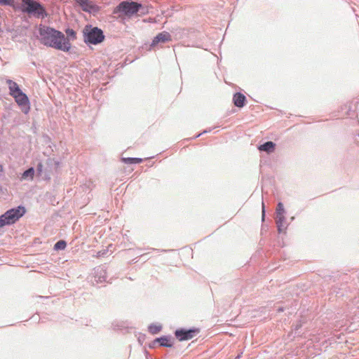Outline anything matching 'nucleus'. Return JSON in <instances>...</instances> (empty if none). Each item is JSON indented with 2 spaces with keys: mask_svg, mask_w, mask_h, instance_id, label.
Wrapping results in <instances>:
<instances>
[{
  "mask_svg": "<svg viewBox=\"0 0 359 359\" xmlns=\"http://www.w3.org/2000/svg\"><path fill=\"white\" fill-rule=\"evenodd\" d=\"M39 39L40 42L49 47L65 52L71 48V43L65 34L53 28L41 26L39 29Z\"/></svg>",
  "mask_w": 359,
  "mask_h": 359,
  "instance_id": "nucleus-1",
  "label": "nucleus"
},
{
  "mask_svg": "<svg viewBox=\"0 0 359 359\" xmlns=\"http://www.w3.org/2000/svg\"><path fill=\"white\" fill-rule=\"evenodd\" d=\"M21 9L23 12L32 14L39 18L46 16L44 8L39 2L34 0H21Z\"/></svg>",
  "mask_w": 359,
  "mask_h": 359,
  "instance_id": "nucleus-2",
  "label": "nucleus"
},
{
  "mask_svg": "<svg viewBox=\"0 0 359 359\" xmlns=\"http://www.w3.org/2000/svg\"><path fill=\"white\" fill-rule=\"evenodd\" d=\"M25 212L24 208L21 207L7 210L0 216V228L14 224L25 214Z\"/></svg>",
  "mask_w": 359,
  "mask_h": 359,
  "instance_id": "nucleus-3",
  "label": "nucleus"
},
{
  "mask_svg": "<svg viewBox=\"0 0 359 359\" xmlns=\"http://www.w3.org/2000/svg\"><path fill=\"white\" fill-rule=\"evenodd\" d=\"M83 33L85 41L92 44L100 43L104 39L102 31L97 27H86Z\"/></svg>",
  "mask_w": 359,
  "mask_h": 359,
  "instance_id": "nucleus-4",
  "label": "nucleus"
},
{
  "mask_svg": "<svg viewBox=\"0 0 359 359\" xmlns=\"http://www.w3.org/2000/svg\"><path fill=\"white\" fill-rule=\"evenodd\" d=\"M140 8L142 5L137 2L123 1L116 8L115 13L130 17L135 14Z\"/></svg>",
  "mask_w": 359,
  "mask_h": 359,
  "instance_id": "nucleus-5",
  "label": "nucleus"
},
{
  "mask_svg": "<svg viewBox=\"0 0 359 359\" xmlns=\"http://www.w3.org/2000/svg\"><path fill=\"white\" fill-rule=\"evenodd\" d=\"M15 99L17 104L22 108L25 113H27L29 110V101L27 96L22 91L11 95Z\"/></svg>",
  "mask_w": 359,
  "mask_h": 359,
  "instance_id": "nucleus-6",
  "label": "nucleus"
},
{
  "mask_svg": "<svg viewBox=\"0 0 359 359\" xmlns=\"http://www.w3.org/2000/svg\"><path fill=\"white\" fill-rule=\"evenodd\" d=\"M198 332L196 330H177L175 331V336L180 341L189 340L192 339Z\"/></svg>",
  "mask_w": 359,
  "mask_h": 359,
  "instance_id": "nucleus-7",
  "label": "nucleus"
},
{
  "mask_svg": "<svg viewBox=\"0 0 359 359\" xmlns=\"http://www.w3.org/2000/svg\"><path fill=\"white\" fill-rule=\"evenodd\" d=\"M171 41V36L167 32H162L157 34L152 41L151 46L157 45L158 43H165Z\"/></svg>",
  "mask_w": 359,
  "mask_h": 359,
  "instance_id": "nucleus-8",
  "label": "nucleus"
},
{
  "mask_svg": "<svg viewBox=\"0 0 359 359\" xmlns=\"http://www.w3.org/2000/svg\"><path fill=\"white\" fill-rule=\"evenodd\" d=\"M84 11L90 12L95 11L96 6L89 0H75Z\"/></svg>",
  "mask_w": 359,
  "mask_h": 359,
  "instance_id": "nucleus-9",
  "label": "nucleus"
},
{
  "mask_svg": "<svg viewBox=\"0 0 359 359\" xmlns=\"http://www.w3.org/2000/svg\"><path fill=\"white\" fill-rule=\"evenodd\" d=\"M233 100L235 106L241 108L245 105L246 98L243 94L241 93H236L233 95Z\"/></svg>",
  "mask_w": 359,
  "mask_h": 359,
  "instance_id": "nucleus-10",
  "label": "nucleus"
},
{
  "mask_svg": "<svg viewBox=\"0 0 359 359\" xmlns=\"http://www.w3.org/2000/svg\"><path fill=\"white\" fill-rule=\"evenodd\" d=\"M276 144L273 142H266V143L260 145L258 149L260 151H264L267 153L273 152L275 149Z\"/></svg>",
  "mask_w": 359,
  "mask_h": 359,
  "instance_id": "nucleus-11",
  "label": "nucleus"
},
{
  "mask_svg": "<svg viewBox=\"0 0 359 359\" xmlns=\"http://www.w3.org/2000/svg\"><path fill=\"white\" fill-rule=\"evenodd\" d=\"M6 83L8 86L9 90H10V95H13V94L18 93V91L21 90L19 88V86L15 83V81L12 80H7Z\"/></svg>",
  "mask_w": 359,
  "mask_h": 359,
  "instance_id": "nucleus-12",
  "label": "nucleus"
},
{
  "mask_svg": "<svg viewBox=\"0 0 359 359\" xmlns=\"http://www.w3.org/2000/svg\"><path fill=\"white\" fill-rule=\"evenodd\" d=\"M276 224L279 231H283V228H285V216L284 215H276Z\"/></svg>",
  "mask_w": 359,
  "mask_h": 359,
  "instance_id": "nucleus-13",
  "label": "nucleus"
},
{
  "mask_svg": "<svg viewBox=\"0 0 359 359\" xmlns=\"http://www.w3.org/2000/svg\"><path fill=\"white\" fill-rule=\"evenodd\" d=\"M122 161L128 164L140 163L142 162V159L139 158H123Z\"/></svg>",
  "mask_w": 359,
  "mask_h": 359,
  "instance_id": "nucleus-14",
  "label": "nucleus"
},
{
  "mask_svg": "<svg viewBox=\"0 0 359 359\" xmlns=\"http://www.w3.org/2000/svg\"><path fill=\"white\" fill-rule=\"evenodd\" d=\"M34 170L33 168H30L22 173V178L25 180L29 177L31 180H32L34 177Z\"/></svg>",
  "mask_w": 359,
  "mask_h": 359,
  "instance_id": "nucleus-15",
  "label": "nucleus"
},
{
  "mask_svg": "<svg viewBox=\"0 0 359 359\" xmlns=\"http://www.w3.org/2000/svg\"><path fill=\"white\" fill-rule=\"evenodd\" d=\"M161 330V325H156V324H152L149 325V331L150 333L155 334L158 333Z\"/></svg>",
  "mask_w": 359,
  "mask_h": 359,
  "instance_id": "nucleus-16",
  "label": "nucleus"
},
{
  "mask_svg": "<svg viewBox=\"0 0 359 359\" xmlns=\"http://www.w3.org/2000/svg\"><path fill=\"white\" fill-rule=\"evenodd\" d=\"M66 245L67 244L65 241H59L55 244L54 249L56 250H64L66 248Z\"/></svg>",
  "mask_w": 359,
  "mask_h": 359,
  "instance_id": "nucleus-17",
  "label": "nucleus"
},
{
  "mask_svg": "<svg viewBox=\"0 0 359 359\" xmlns=\"http://www.w3.org/2000/svg\"><path fill=\"white\" fill-rule=\"evenodd\" d=\"M158 341H159V343L161 346H166V347L172 346V344L170 343V340L166 337H161V338L158 339Z\"/></svg>",
  "mask_w": 359,
  "mask_h": 359,
  "instance_id": "nucleus-18",
  "label": "nucleus"
},
{
  "mask_svg": "<svg viewBox=\"0 0 359 359\" xmlns=\"http://www.w3.org/2000/svg\"><path fill=\"white\" fill-rule=\"evenodd\" d=\"M285 210L282 203H278L276 208V215H284Z\"/></svg>",
  "mask_w": 359,
  "mask_h": 359,
  "instance_id": "nucleus-19",
  "label": "nucleus"
},
{
  "mask_svg": "<svg viewBox=\"0 0 359 359\" xmlns=\"http://www.w3.org/2000/svg\"><path fill=\"white\" fill-rule=\"evenodd\" d=\"M13 3V0H0V4L1 5H11Z\"/></svg>",
  "mask_w": 359,
  "mask_h": 359,
  "instance_id": "nucleus-20",
  "label": "nucleus"
},
{
  "mask_svg": "<svg viewBox=\"0 0 359 359\" xmlns=\"http://www.w3.org/2000/svg\"><path fill=\"white\" fill-rule=\"evenodd\" d=\"M37 172L39 175H41L43 171V164L41 163H39L37 165L36 168Z\"/></svg>",
  "mask_w": 359,
  "mask_h": 359,
  "instance_id": "nucleus-21",
  "label": "nucleus"
},
{
  "mask_svg": "<svg viewBox=\"0 0 359 359\" xmlns=\"http://www.w3.org/2000/svg\"><path fill=\"white\" fill-rule=\"evenodd\" d=\"M67 33L69 35H74L75 34V32L74 31H73L72 29H67Z\"/></svg>",
  "mask_w": 359,
  "mask_h": 359,
  "instance_id": "nucleus-22",
  "label": "nucleus"
},
{
  "mask_svg": "<svg viewBox=\"0 0 359 359\" xmlns=\"http://www.w3.org/2000/svg\"><path fill=\"white\" fill-rule=\"evenodd\" d=\"M264 203H262V212H263V215L264 214Z\"/></svg>",
  "mask_w": 359,
  "mask_h": 359,
  "instance_id": "nucleus-23",
  "label": "nucleus"
}]
</instances>
